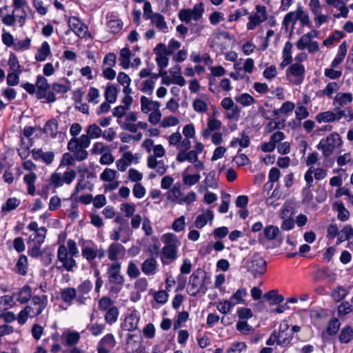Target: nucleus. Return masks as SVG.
Returning <instances> with one entry per match:
<instances>
[{"mask_svg": "<svg viewBox=\"0 0 353 353\" xmlns=\"http://www.w3.org/2000/svg\"><path fill=\"white\" fill-rule=\"evenodd\" d=\"M162 240L165 244L162 250V261H163L164 259L171 261L175 260L177 256V248L180 244L176 235L172 233L165 234L162 236ZM163 263H164V261H163Z\"/></svg>", "mask_w": 353, "mask_h": 353, "instance_id": "1", "label": "nucleus"}, {"mask_svg": "<svg viewBox=\"0 0 353 353\" xmlns=\"http://www.w3.org/2000/svg\"><path fill=\"white\" fill-rule=\"evenodd\" d=\"M342 141L339 134L334 132L319 142L317 148L321 150L323 154L327 157L334 152L335 148L341 145Z\"/></svg>", "mask_w": 353, "mask_h": 353, "instance_id": "2", "label": "nucleus"}, {"mask_svg": "<svg viewBox=\"0 0 353 353\" xmlns=\"http://www.w3.org/2000/svg\"><path fill=\"white\" fill-rule=\"evenodd\" d=\"M37 97L39 99H46L48 103H52L56 101L53 92L50 91V85L47 79L43 76H38L36 81Z\"/></svg>", "mask_w": 353, "mask_h": 353, "instance_id": "3", "label": "nucleus"}, {"mask_svg": "<svg viewBox=\"0 0 353 353\" xmlns=\"http://www.w3.org/2000/svg\"><path fill=\"white\" fill-rule=\"evenodd\" d=\"M68 252V249L65 245H61L59 247L57 252L58 261L61 263V265L57 266V269L63 271V270L68 272L72 271L74 267L77 265L76 261Z\"/></svg>", "mask_w": 353, "mask_h": 353, "instance_id": "4", "label": "nucleus"}, {"mask_svg": "<svg viewBox=\"0 0 353 353\" xmlns=\"http://www.w3.org/2000/svg\"><path fill=\"white\" fill-rule=\"evenodd\" d=\"M204 12L203 4L196 3L192 9H182L179 12V18L181 21L188 23L192 19L199 21L201 19Z\"/></svg>", "mask_w": 353, "mask_h": 353, "instance_id": "5", "label": "nucleus"}, {"mask_svg": "<svg viewBox=\"0 0 353 353\" xmlns=\"http://www.w3.org/2000/svg\"><path fill=\"white\" fill-rule=\"evenodd\" d=\"M205 274L204 271L201 269H197L194 271L190 277L189 286L190 295L196 296L201 291L205 293L207 288L203 285V275Z\"/></svg>", "mask_w": 353, "mask_h": 353, "instance_id": "6", "label": "nucleus"}, {"mask_svg": "<svg viewBox=\"0 0 353 353\" xmlns=\"http://www.w3.org/2000/svg\"><path fill=\"white\" fill-rule=\"evenodd\" d=\"M305 67L303 65L296 63L292 64L286 71L287 79L294 85L301 84L304 79Z\"/></svg>", "mask_w": 353, "mask_h": 353, "instance_id": "7", "label": "nucleus"}, {"mask_svg": "<svg viewBox=\"0 0 353 353\" xmlns=\"http://www.w3.org/2000/svg\"><path fill=\"white\" fill-rule=\"evenodd\" d=\"M248 269L254 276L266 271V262L259 254H254L247 263Z\"/></svg>", "mask_w": 353, "mask_h": 353, "instance_id": "8", "label": "nucleus"}, {"mask_svg": "<svg viewBox=\"0 0 353 353\" xmlns=\"http://www.w3.org/2000/svg\"><path fill=\"white\" fill-rule=\"evenodd\" d=\"M77 176L76 172L74 170H68L65 171L63 176L61 173H54L51 175L50 182L56 187H60L63 183L70 184Z\"/></svg>", "mask_w": 353, "mask_h": 353, "instance_id": "9", "label": "nucleus"}, {"mask_svg": "<svg viewBox=\"0 0 353 353\" xmlns=\"http://www.w3.org/2000/svg\"><path fill=\"white\" fill-rule=\"evenodd\" d=\"M121 265L119 262H114L108 265L107 270L108 283L124 284V277L121 274Z\"/></svg>", "mask_w": 353, "mask_h": 353, "instance_id": "10", "label": "nucleus"}, {"mask_svg": "<svg viewBox=\"0 0 353 353\" xmlns=\"http://www.w3.org/2000/svg\"><path fill=\"white\" fill-rule=\"evenodd\" d=\"M256 10L257 12L256 14L249 16L250 21L247 23V28L248 30H254L256 26L267 19L265 8L257 6Z\"/></svg>", "mask_w": 353, "mask_h": 353, "instance_id": "11", "label": "nucleus"}, {"mask_svg": "<svg viewBox=\"0 0 353 353\" xmlns=\"http://www.w3.org/2000/svg\"><path fill=\"white\" fill-rule=\"evenodd\" d=\"M108 259L111 261H116L122 259L125 254L124 246L119 243H112L107 250Z\"/></svg>", "mask_w": 353, "mask_h": 353, "instance_id": "12", "label": "nucleus"}, {"mask_svg": "<svg viewBox=\"0 0 353 353\" xmlns=\"http://www.w3.org/2000/svg\"><path fill=\"white\" fill-rule=\"evenodd\" d=\"M279 339L278 345L287 346L293 339V332H290L289 325L287 323H282L279 326Z\"/></svg>", "mask_w": 353, "mask_h": 353, "instance_id": "13", "label": "nucleus"}, {"mask_svg": "<svg viewBox=\"0 0 353 353\" xmlns=\"http://www.w3.org/2000/svg\"><path fill=\"white\" fill-rule=\"evenodd\" d=\"M48 302V296L46 295H34L32 297L30 305H28L27 307H30L34 313L41 310L39 312L40 315L46 307Z\"/></svg>", "mask_w": 353, "mask_h": 353, "instance_id": "14", "label": "nucleus"}, {"mask_svg": "<svg viewBox=\"0 0 353 353\" xmlns=\"http://www.w3.org/2000/svg\"><path fill=\"white\" fill-rule=\"evenodd\" d=\"M68 26L72 31H73L78 37H83L85 34L86 26L77 17H70L68 20Z\"/></svg>", "mask_w": 353, "mask_h": 353, "instance_id": "15", "label": "nucleus"}, {"mask_svg": "<svg viewBox=\"0 0 353 353\" xmlns=\"http://www.w3.org/2000/svg\"><path fill=\"white\" fill-rule=\"evenodd\" d=\"M326 3L330 6H332L340 11V13L334 15L335 17H347L349 10L346 6L345 1L343 0H326Z\"/></svg>", "mask_w": 353, "mask_h": 353, "instance_id": "16", "label": "nucleus"}, {"mask_svg": "<svg viewBox=\"0 0 353 353\" xmlns=\"http://www.w3.org/2000/svg\"><path fill=\"white\" fill-rule=\"evenodd\" d=\"M157 262L154 256H151L143 261L141 270L146 275H154L157 272Z\"/></svg>", "mask_w": 353, "mask_h": 353, "instance_id": "17", "label": "nucleus"}, {"mask_svg": "<svg viewBox=\"0 0 353 353\" xmlns=\"http://www.w3.org/2000/svg\"><path fill=\"white\" fill-rule=\"evenodd\" d=\"M160 105L161 104L158 101L150 100L145 96L141 97V111L144 113H148L151 110H159Z\"/></svg>", "mask_w": 353, "mask_h": 353, "instance_id": "18", "label": "nucleus"}, {"mask_svg": "<svg viewBox=\"0 0 353 353\" xmlns=\"http://www.w3.org/2000/svg\"><path fill=\"white\" fill-rule=\"evenodd\" d=\"M139 321V316L135 312H132L125 319L123 328L128 331H134L137 328Z\"/></svg>", "mask_w": 353, "mask_h": 353, "instance_id": "19", "label": "nucleus"}, {"mask_svg": "<svg viewBox=\"0 0 353 353\" xmlns=\"http://www.w3.org/2000/svg\"><path fill=\"white\" fill-rule=\"evenodd\" d=\"M181 47V43L174 39H172L168 47L163 43H159L156 48L157 49H161L165 55H170L173 54L174 51L179 49Z\"/></svg>", "mask_w": 353, "mask_h": 353, "instance_id": "20", "label": "nucleus"}, {"mask_svg": "<svg viewBox=\"0 0 353 353\" xmlns=\"http://www.w3.org/2000/svg\"><path fill=\"white\" fill-rule=\"evenodd\" d=\"M333 210L338 212L337 217L339 220L342 221H347L350 217L349 211L345 208L344 204L342 201H335L332 204Z\"/></svg>", "mask_w": 353, "mask_h": 353, "instance_id": "21", "label": "nucleus"}, {"mask_svg": "<svg viewBox=\"0 0 353 353\" xmlns=\"http://www.w3.org/2000/svg\"><path fill=\"white\" fill-rule=\"evenodd\" d=\"M303 13V8L299 7L296 12H290L288 13L283 19V25L285 29L288 28L290 23H292V30L294 29V26L296 21L299 19V15Z\"/></svg>", "mask_w": 353, "mask_h": 353, "instance_id": "22", "label": "nucleus"}, {"mask_svg": "<svg viewBox=\"0 0 353 353\" xmlns=\"http://www.w3.org/2000/svg\"><path fill=\"white\" fill-rule=\"evenodd\" d=\"M46 232L47 230L46 229V228L41 227L38 231L34 232L30 236L29 241L28 242V243H34L41 245L44 241Z\"/></svg>", "mask_w": 353, "mask_h": 353, "instance_id": "23", "label": "nucleus"}, {"mask_svg": "<svg viewBox=\"0 0 353 353\" xmlns=\"http://www.w3.org/2000/svg\"><path fill=\"white\" fill-rule=\"evenodd\" d=\"M30 299H32L31 288L28 285H24L18 292L17 301L21 304H25L28 303Z\"/></svg>", "mask_w": 353, "mask_h": 353, "instance_id": "24", "label": "nucleus"}, {"mask_svg": "<svg viewBox=\"0 0 353 353\" xmlns=\"http://www.w3.org/2000/svg\"><path fill=\"white\" fill-rule=\"evenodd\" d=\"M41 310L37 311L36 313H34L30 307H26L24 310H21L18 314L17 321L19 324H24L28 317L34 318L39 315V312Z\"/></svg>", "mask_w": 353, "mask_h": 353, "instance_id": "25", "label": "nucleus"}, {"mask_svg": "<svg viewBox=\"0 0 353 353\" xmlns=\"http://www.w3.org/2000/svg\"><path fill=\"white\" fill-rule=\"evenodd\" d=\"M150 20L157 29L164 32H168V25L165 21L164 17L162 14L156 12L154 14Z\"/></svg>", "mask_w": 353, "mask_h": 353, "instance_id": "26", "label": "nucleus"}, {"mask_svg": "<svg viewBox=\"0 0 353 353\" xmlns=\"http://www.w3.org/2000/svg\"><path fill=\"white\" fill-rule=\"evenodd\" d=\"M347 53V45L346 42L343 41L339 48L337 54L332 62V67L336 68L339 65L344 59Z\"/></svg>", "mask_w": 353, "mask_h": 353, "instance_id": "27", "label": "nucleus"}, {"mask_svg": "<svg viewBox=\"0 0 353 353\" xmlns=\"http://www.w3.org/2000/svg\"><path fill=\"white\" fill-rule=\"evenodd\" d=\"M221 126V121L216 119H210L208 123V128L205 129L202 135L205 139L210 137L211 132L219 130Z\"/></svg>", "mask_w": 353, "mask_h": 353, "instance_id": "28", "label": "nucleus"}, {"mask_svg": "<svg viewBox=\"0 0 353 353\" xmlns=\"http://www.w3.org/2000/svg\"><path fill=\"white\" fill-rule=\"evenodd\" d=\"M118 88L112 85L108 84L105 90V98L110 103H113L117 101L118 94Z\"/></svg>", "mask_w": 353, "mask_h": 353, "instance_id": "29", "label": "nucleus"}, {"mask_svg": "<svg viewBox=\"0 0 353 353\" xmlns=\"http://www.w3.org/2000/svg\"><path fill=\"white\" fill-rule=\"evenodd\" d=\"M77 296V290L74 288H66L61 290V299L65 303H71Z\"/></svg>", "mask_w": 353, "mask_h": 353, "instance_id": "30", "label": "nucleus"}, {"mask_svg": "<svg viewBox=\"0 0 353 353\" xmlns=\"http://www.w3.org/2000/svg\"><path fill=\"white\" fill-rule=\"evenodd\" d=\"M352 101V95L350 93H339L334 99V104L338 103L340 107L350 103Z\"/></svg>", "mask_w": 353, "mask_h": 353, "instance_id": "31", "label": "nucleus"}, {"mask_svg": "<svg viewBox=\"0 0 353 353\" xmlns=\"http://www.w3.org/2000/svg\"><path fill=\"white\" fill-rule=\"evenodd\" d=\"M263 297L267 301H271L272 304H279L284 300V297L281 294H279L276 290H272L265 293Z\"/></svg>", "mask_w": 353, "mask_h": 353, "instance_id": "32", "label": "nucleus"}, {"mask_svg": "<svg viewBox=\"0 0 353 353\" xmlns=\"http://www.w3.org/2000/svg\"><path fill=\"white\" fill-rule=\"evenodd\" d=\"M213 213L212 211H207L205 213H203L199 215L195 221V226L197 228H202L204 227L208 223V220H212L213 219Z\"/></svg>", "mask_w": 353, "mask_h": 353, "instance_id": "33", "label": "nucleus"}, {"mask_svg": "<svg viewBox=\"0 0 353 353\" xmlns=\"http://www.w3.org/2000/svg\"><path fill=\"white\" fill-rule=\"evenodd\" d=\"M50 54V48L47 41H44L38 50L35 59L38 61H43Z\"/></svg>", "mask_w": 353, "mask_h": 353, "instance_id": "34", "label": "nucleus"}, {"mask_svg": "<svg viewBox=\"0 0 353 353\" xmlns=\"http://www.w3.org/2000/svg\"><path fill=\"white\" fill-rule=\"evenodd\" d=\"M37 180V175L34 172H30L24 176V181L27 184L28 192L30 195H34L35 192L34 183Z\"/></svg>", "mask_w": 353, "mask_h": 353, "instance_id": "35", "label": "nucleus"}, {"mask_svg": "<svg viewBox=\"0 0 353 353\" xmlns=\"http://www.w3.org/2000/svg\"><path fill=\"white\" fill-rule=\"evenodd\" d=\"M131 52L127 48H124L121 49L120 52L119 61L121 65L124 68L127 69L130 66V63Z\"/></svg>", "mask_w": 353, "mask_h": 353, "instance_id": "36", "label": "nucleus"}, {"mask_svg": "<svg viewBox=\"0 0 353 353\" xmlns=\"http://www.w3.org/2000/svg\"><path fill=\"white\" fill-rule=\"evenodd\" d=\"M20 200L17 198H9L6 204L1 207V212L6 214L14 209L20 205Z\"/></svg>", "mask_w": 353, "mask_h": 353, "instance_id": "37", "label": "nucleus"}, {"mask_svg": "<svg viewBox=\"0 0 353 353\" xmlns=\"http://www.w3.org/2000/svg\"><path fill=\"white\" fill-rule=\"evenodd\" d=\"M58 121L56 119L48 121L44 128L45 132L52 137H56L58 133Z\"/></svg>", "mask_w": 353, "mask_h": 353, "instance_id": "38", "label": "nucleus"}, {"mask_svg": "<svg viewBox=\"0 0 353 353\" xmlns=\"http://www.w3.org/2000/svg\"><path fill=\"white\" fill-rule=\"evenodd\" d=\"M98 345L111 350L116 345V340L112 334H107L101 339Z\"/></svg>", "mask_w": 353, "mask_h": 353, "instance_id": "39", "label": "nucleus"}, {"mask_svg": "<svg viewBox=\"0 0 353 353\" xmlns=\"http://www.w3.org/2000/svg\"><path fill=\"white\" fill-rule=\"evenodd\" d=\"M349 294V290L345 289L343 286H338L332 292V297L336 302H339L344 299Z\"/></svg>", "mask_w": 353, "mask_h": 353, "instance_id": "40", "label": "nucleus"}, {"mask_svg": "<svg viewBox=\"0 0 353 353\" xmlns=\"http://www.w3.org/2000/svg\"><path fill=\"white\" fill-rule=\"evenodd\" d=\"M65 345L72 346L79 343L80 334L77 332H68L64 334Z\"/></svg>", "mask_w": 353, "mask_h": 353, "instance_id": "41", "label": "nucleus"}, {"mask_svg": "<svg viewBox=\"0 0 353 353\" xmlns=\"http://www.w3.org/2000/svg\"><path fill=\"white\" fill-rule=\"evenodd\" d=\"M352 336H353L352 328L350 326L347 325L345 327H343L342 329V330L341 331V333L339 336V341L341 343H347L352 340Z\"/></svg>", "mask_w": 353, "mask_h": 353, "instance_id": "42", "label": "nucleus"}, {"mask_svg": "<svg viewBox=\"0 0 353 353\" xmlns=\"http://www.w3.org/2000/svg\"><path fill=\"white\" fill-rule=\"evenodd\" d=\"M119 316V310L116 306H112L107 310L105 315V321L112 325L117 321Z\"/></svg>", "mask_w": 353, "mask_h": 353, "instance_id": "43", "label": "nucleus"}, {"mask_svg": "<svg viewBox=\"0 0 353 353\" xmlns=\"http://www.w3.org/2000/svg\"><path fill=\"white\" fill-rule=\"evenodd\" d=\"M86 134L92 139H98L102 134L101 128L95 123L89 125L86 128Z\"/></svg>", "mask_w": 353, "mask_h": 353, "instance_id": "44", "label": "nucleus"}, {"mask_svg": "<svg viewBox=\"0 0 353 353\" xmlns=\"http://www.w3.org/2000/svg\"><path fill=\"white\" fill-rule=\"evenodd\" d=\"M279 229L277 226L275 225H268L263 230V234L265 237L268 240H274L276 238L278 234H279Z\"/></svg>", "mask_w": 353, "mask_h": 353, "instance_id": "45", "label": "nucleus"}, {"mask_svg": "<svg viewBox=\"0 0 353 353\" xmlns=\"http://www.w3.org/2000/svg\"><path fill=\"white\" fill-rule=\"evenodd\" d=\"M17 272L21 275H26L28 269V259L25 255H21L17 262Z\"/></svg>", "mask_w": 353, "mask_h": 353, "instance_id": "46", "label": "nucleus"}, {"mask_svg": "<svg viewBox=\"0 0 353 353\" xmlns=\"http://www.w3.org/2000/svg\"><path fill=\"white\" fill-rule=\"evenodd\" d=\"M247 295L245 288H239L230 299L234 305L243 303V298Z\"/></svg>", "mask_w": 353, "mask_h": 353, "instance_id": "47", "label": "nucleus"}, {"mask_svg": "<svg viewBox=\"0 0 353 353\" xmlns=\"http://www.w3.org/2000/svg\"><path fill=\"white\" fill-rule=\"evenodd\" d=\"M316 275L318 278L321 279H329L331 282L336 280V274L327 268L319 269Z\"/></svg>", "mask_w": 353, "mask_h": 353, "instance_id": "48", "label": "nucleus"}, {"mask_svg": "<svg viewBox=\"0 0 353 353\" xmlns=\"http://www.w3.org/2000/svg\"><path fill=\"white\" fill-rule=\"evenodd\" d=\"M335 114L331 111H326L318 114L316 119L319 123L321 122H333L335 121Z\"/></svg>", "mask_w": 353, "mask_h": 353, "instance_id": "49", "label": "nucleus"}, {"mask_svg": "<svg viewBox=\"0 0 353 353\" xmlns=\"http://www.w3.org/2000/svg\"><path fill=\"white\" fill-rule=\"evenodd\" d=\"M340 325V322L336 318H333L330 320L326 329L327 334L330 336L335 335L339 330Z\"/></svg>", "mask_w": 353, "mask_h": 353, "instance_id": "50", "label": "nucleus"}, {"mask_svg": "<svg viewBox=\"0 0 353 353\" xmlns=\"http://www.w3.org/2000/svg\"><path fill=\"white\" fill-rule=\"evenodd\" d=\"M113 301L107 296H102L98 301V308L101 311H106L113 305Z\"/></svg>", "mask_w": 353, "mask_h": 353, "instance_id": "51", "label": "nucleus"}, {"mask_svg": "<svg viewBox=\"0 0 353 353\" xmlns=\"http://www.w3.org/2000/svg\"><path fill=\"white\" fill-rule=\"evenodd\" d=\"M235 100L243 106H248L255 103V99L250 94L244 93L236 97Z\"/></svg>", "mask_w": 353, "mask_h": 353, "instance_id": "52", "label": "nucleus"}, {"mask_svg": "<svg viewBox=\"0 0 353 353\" xmlns=\"http://www.w3.org/2000/svg\"><path fill=\"white\" fill-rule=\"evenodd\" d=\"M8 65L11 71L21 73V65L19 63L17 57L14 54L10 55Z\"/></svg>", "mask_w": 353, "mask_h": 353, "instance_id": "53", "label": "nucleus"}, {"mask_svg": "<svg viewBox=\"0 0 353 353\" xmlns=\"http://www.w3.org/2000/svg\"><path fill=\"white\" fill-rule=\"evenodd\" d=\"M353 311V305L347 301L342 302L338 307L339 316H345Z\"/></svg>", "mask_w": 353, "mask_h": 353, "instance_id": "54", "label": "nucleus"}, {"mask_svg": "<svg viewBox=\"0 0 353 353\" xmlns=\"http://www.w3.org/2000/svg\"><path fill=\"white\" fill-rule=\"evenodd\" d=\"M201 176L199 174H183V181L184 184L191 186L199 181Z\"/></svg>", "mask_w": 353, "mask_h": 353, "instance_id": "55", "label": "nucleus"}, {"mask_svg": "<svg viewBox=\"0 0 353 353\" xmlns=\"http://www.w3.org/2000/svg\"><path fill=\"white\" fill-rule=\"evenodd\" d=\"M117 176V171L105 168L103 172L101 174L100 179L103 181H112Z\"/></svg>", "mask_w": 353, "mask_h": 353, "instance_id": "56", "label": "nucleus"}, {"mask_svg": "<svg viewBox=\"0 0 353 353\" xmlns=\"http://www.w3.org/2000/svg\"><path fill=\"white\" fill-rule=\"evenodd\" d=\"M107 26L110 32L117 33L121 30L123 23L117 19L110 20L108 22Z\"/></svg>", "mask_w": 353, "mask_h": 353, "instance_id": "57", "label": "nucleus"}, {"mask_svg": "<svg viewBox=\"0 0 353 353\" xmlns=\"http://www.w3.org/2000/svg\"><path fill=\"white\" fill-rule=\"evenodd\" d=\"M127 274L128 276L132 279L137 278L140 275V271L137 265L133 261H130L128 263Z\"/></svg>", "mask_w": 353, "mask_h": 353, "instance_id": "58", "label": "nucleus"}, {"mask_svg": "<svg viewBox=\"0 0 353 353\" xmlns=\"http://www.w3.org/2000/svg\"><path fill=\"white\" fill-rule=\"evenodd\" d=\"M181 196V190L179 186H176V185L172 187V188L169 190L167 193V199L172 201H176L179 200Z\"/></svg>", "mask_w": 353, "mask_h": 353, "instance_id": "59", "label": "nucleus"}, {"mask_svg": "<svg viewBox=\"0 0 353 353\" xmlns=\"http://www.w3.org/2000/svg\"><path fill=\"white\" fill-rule=\"evenodd\" d=\"M13 303V296H3L0 297V311L6 310L8 307H11Z\"/></svg>", "mask_w": 353, "mask_h": 353, "instance_id": "60", "label": "nucleus"}, {"mask_svg": "<svg viewBox=\"0 0 353 353\" xmlns=\"http://www.w3.org/2000/svg\"><path fill=\"white\" fill-rule=\"evenodd\" d=\"M92 288V283L89 280H85L81 283L77 288L78 293H82L88 295Z\"/></svg>", "mask_w": 353, "mask_h": 353, "instance_id": "61", "label": "nucleus"}, {"mask_svg": "<svg viewBox=\"0 0 353 353\" xmlns=\"http://www.w3.org/2000/svg\"><path fill=\"white\" fill-rule=\"evenodd\" d=\"M339 89L338 84L336 82L329 83L326 88L323 90V94L329 98H332L334 92H336Z\"/></svg>", "mask_w": 353, "mask_h": 353, "instance_id": "62", "label": "nucleus"}, {"mask_svg": "<svg viewBox=\"0 0 353 353\" xmlns=\"http://www.w3.org/2000/svg\"><path fill=\"white\" fill-rule=\"evenodd\" d=\"M76 159L73 154L66 152L63 155L61 161L60 166L62 165H74L75 164Z\"/></svg>", "mask_w": 353, "mask_h": 353, "instance_id": "63", "label": "nucleus"}, {"mask_svg": "<svg viewBox=\"0 0 353 353\" xmlns=\"http://www.w3.org/2000/svg\"><path fill=\"white\" fill-rule=\"evenodd\" d=\"M185 225V216H181L176 219L172 223V229L175 232H181L184 230Z\"/></svg>", "mask_w": 353, "mask_h": 353, "instance_id": "64", "label": "nucleus"}]
</instances>
